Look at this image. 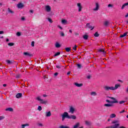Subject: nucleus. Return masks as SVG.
Segmentation results:
<instances>
[{
  "mask_svg": "<svg viewBox=\"0 0 128 128\" xmlns=\"http://www.w3.org/2000/svg\"><path fill=\"white\" fill-rule=\"evenodd\" d=\"M110 98H111V100H113L114 101H110L108 100H106V102L111 103V104H118V101L116 100L114 98V97H108Z\"/></svg>",
  "mask_w": 128,
  "mask_h": 128,
  "instance_id": "1",
  "label": "nucleus"
},
{
  "mask_svg": "<svg viewBox=\"0 0 128 128\" xmlns=\"http://www.w3.org/2000/svg\"><path fill=\"white\" fill-rule=\"evenodd\" d=\"M36 100L40 102V104H46L48 102L44 100H42L40 98V96H38L36 98Z\"/></svg>",
  "mask_w": 128,
  "mask_h": 128,
  "instance_id": "2",
  "label": "nucleus"
},
{
  "mask_svg": "<svg viewBox=\"0 0 128 128\" xmlns=\"http://www.w3.org/2000/svg\"><path fill=\"white\" fill-rule=\"evenodd\" d=\"M70 115L68 112H64L62 115V120L64 122L66 118H68Z\"/></svg>",
  "mask_w": 128,
  "mask_h": 128,
  "instance_id": "3",
  "label": "nucleus"
},
{
  "mask_svg": "<svg viewBox=\"0 0 128 128\" xmlns=\"http://www.w3.org/2000/svg\"><path fill=\"white\" fill-rule=\"evenodd\" d=\"M76 108L72 106H70L69 108L68 112L70 114H74V112H76Z\"/></svg>",
  "mask_w": 128,
  "mask_h": 128,
  "instance_id": "4",
  "label": "nucleus"
},
{
  "mask_svg": "<svg viewBox=\"0 0 128 128\" xmlns=\"http://www.w3.org/2000/svg\"><path fill=\"white\" fill-rule=\"evenodd\" d=\"M104 90H106V92H108V90H114V86H104Z\"/></svg>",
  "mask_w": 128,
  "mask_h": 128,
  "instance_id": "5",
  "label": "nucleus"
},
{
  "mask_svg": "<svg viewBox=\"0 0 128 128\" xmlns=\"http://www.w3.org/2000/svg\"><path fill=\"white\" fill-rule=\"evenodd\" d=\"M95 6L96 8L93 9V10H94V12H96L98 10H100V4H98V2H95Z\"/></svg>",
  "mask_w": 128,
  "mask_h": 128,
  "instance_id": "6",
  "label": "nucleus"
},
{
  "mask_svg": "<svg viewBox=\"0 0 128 128\" xmlns=\"http://www.w3.org/2000/svg\"><path fill=\"white\" fill-rule=\"evenodd\" d=\"M120 126V124H116L114 125H112L111 126H108L106 127V128H118Z\"/></svg>",
  "mask_w": 128,
  "mask_h": 128,
  "instance_id": "7",
  "label": "nucleus"
},
{
  "mask_svg": "<svg viewBox=\"0 0 128 128\" xmlns=\"http://www.w3.org/2000/svg\"><path fill=\"white\" fill-rule=\"evenodd\" d=\"M77 6L78 7V12H82V4L78 3Z\"/></svg>",
  "mask_w": 128,
  "mask_h": 128,
  "instance_id": "8",
  "label": "nucleus"
},
{
  "mask_svg": "<svg viewBox=\"0 0 128 128\" xmlns=\"http://www.w3.org/2000/svg\"><path fill=\"white\" fill-rule=\"evenodd\" d=\"M45 10L46 12H50L52 10V8L50 7V6L47 5L45 6Z\"/></svg>",
  "mask_w": 128,
  "mask_h": 128,
  "instance_id": "9",
  "label": "nucleus"
},
{
  "mask_svg": "<svg viewBox=\"0 0 128 128\" xmlns=\"http://www.w3.org/2000/svg\"><path fill=\"white\" fill-rule=\"evenodd\" d=\"M68 120H76V116L74 115H69Z\"/></svg>",
  "mask_w": 128,
  "mask_h": 128,
  "instance_id": "10",
  "label": "nucleus"
},
{
  "mask_svg": "<svg viewBox=\"0 0 128 128\" xmlns=\"http://www.w3.org/2000/svg\"><path fill=\"white\" fill-rule=\"evenodd\" d=\"M86 28H91V30H92L94 28V26H92L90 25V23H88L86 24Z\"/></svg>",
  "mask_w": 128,
  "mask_h": 128,
  "instance_id": "11",
  "label": "nucleus"
},
{
  "mask_svg": "<svg viewBox=\"0 0 128 128\" xmlns=\"http://www.w3.org/2000/svg\"><path fill=\"white\" fill-rule=\"evenodd\" d=\"M16 98H20L22 96V94L18 93L16 95Z\"/></svg>",
  "mask_w": 128,
  "mask_h": 128,
  "instance_id": "12",
  "label": "nucleus"
},
{
  "mask_svg": "<svg viewBox=\"0 0 128 128\" xmlns=\"http://www.w3.org/2000/svg\"><path fill=\"white\" fill-rule=\"evenodd\" d=\"M120 84H115V86L114 87L113 86L114 90H118V88H120Z\"/></svg>",
  "mask_w": 128,
  "mask_h": 128,
  "instance_id": "13",
  "label": "nucleus"
},
{
  "mask_svg": "<svg viewBox=\"0 0 128 128\" xmlns=\"http://www.w3.org/2000/svg\"><path fill=\"white\" fill-rule=\"evenodd\" d=\"M52 116V112H50V111L48 112H46V118H50Z\"/></svg>",
  "mask_w": 128,
  "mask_h": 128,
  "instance_id": "14",
  "label": "nucleus"
},
{
  "mask_svg": "<svg viewBox=\"0 0 128 128\" xmlns=\"http://www.w3.org/2000/svg\"><path fill=\"white\" fill-rule=\"evenodd\" d=\"M85 124L86 126H92V122L88 120L85 121Z\"/></svg>",
  "mask_w": 128,
  "mask_h": 128,
  "instance_id": "15",
  "label": "nucleus"
},
{
  "mask_svg": "<svg viewBox=\"0 0 128 128\" xmlns=\"http://www.w3.org/2000/svg\"><path fill=\"white\" fill-rule=\"evenodd\" d=\"M74 84L76 86H78V88H80V86H82L84 85L82 84H78V82L74 83Z\"/></svg>",
  "mask_w": 128,
  "mask_h": 128,
  "instance_id": "16",
  "label": "nucleus"
},
{
  "mask_svg": "<svg viewBox=\"0 0 128 128\" xmlns=\"http://www.w3.org/2000/svg\"><path fill=\"white\" fill-rule=\"evenodd\" d=\"M17 6L18 8H24V4L22 3H19L18 4Z\"/></svg>",
  "mask_w": 128,
  "mask_h": 128,
  "instance_id": "17",
  "label": "nucleus"
},
{
  "mask_svg": "<svg viewBox=\"0 0 128 128\" xmlns=\"http://www.w3.org/2000/svg\"><path fill=\"white\" fill-rule=\"evenodd\" d=\"M104 26H108L110 25V22L108 21H105L104 22Z\"/></svg>",
  "mask_w": 128,
  "mask_h": 128,
  "instance_id": "18",
  "label": "nucleus"
},
{
  "mask_svg": "<svg viewBox=\"0 0 128 128\" xmlns=\"http://www.w3.org/2000/svg\"><path fill=\"white\" fill-rule=\"evenodd\" d=\"M6 112H14V108H8L5 110Z\"/></svg>",
  "mask_w": 128,
  "mask_h": 128,
  "instance_id": "19",
  "label": "nucleus"
},
{
  "mask_svg": "<svg viewBox=\"0 0 128 128\" xmlns=\"http://www.w3.org/2000/svg\"><path fill=\"white\" fill-rule=\"evenodd\" d=\"M8 11L9 12V14H14V12L12 11V10H10V8H8Z\"/></svg>",
  "mask_w": 128,
  "mask_h": 128,
  "instance_id": "20",
  "label": "nucleus"
},
{
  "mask_svg": "<svg viewBox=\"0 0 128 128\" xmlns=\"http://www.w3.org/2000/svg\"><path fill=\"white\" fill-rule=\"evenodd\" d=\"M55 46H56V48H58L60 46V43L56 42L55 44Z\"/></svg>",
  "mask_w": 128,
  "mask_h": 128,
  "instance_id": "21",
  "label": "nucleus"
},
{
  "mask_svg": "<svg viewBox=\"0 0 128 128\" xmlns=\"http://www.w3.org/2000/svg\"><path fill=\"white\" fill-rule=\"evenodd\" d=\"M119 122L118 120H115L112 122V124H118Z\"/></svg>",
  "mask_w": 128,
  "mask_h": 128,
  "instance_id": "22",
  "label": "nucleus"
},
{
  "mask_svg": "<svg viewBox=\"0 0 128 128\" xmlns=\"http://www.w3.org/2000/svg\"><path fill=\"white\" fill-rule=\"evenodd\" d=\"M66 22H68V20H66L64 19H62V24H66Z\"/></svg>",
  "mask_w": 128,
  "mask_h": 128,
  "instance_id": "23",
  "label": "nucleus"
},
{
  "mask_svg": "<svg viewBox=\"0 0 128 128\" xmlns=\"http://www.w3.org/2000/svg\"><path fill=\"white\" fill-rule=\"evenodd\" d=\"M6 62L8 64H14V62H12V61H10V60H6Z\"/></svg>",
  "mask_w": 128,
  "mask_h": 128,
  "instance_id": "24",
  "label": "nucleus"
},
{
  "mask_svg": "<svg viewBox=\"0 0 128 128\" xmlns=\"http://www.w3.org/2000/svg\"><path fill=\"white\" fill-rule=\"evenodd\" d=\"M104 106H107L108 108H110V106H112V104H104Z\"/></svg>",
  "mask_w": 128,
  "mask_h": 128,
  "instance_id": "25",
  "label": "nucleus"
},
{
  "mask_svg": "<svg viewBox=\"0 0 128 128\" xmlns=\"http://www.w3.org/2000/svg\"><path fill=\"white\" fill-rule=\"evenodd\" d=\"M116 116L114 114H112L110 115V118H116Z\"/></svg>",
  "mask_w": 128,
  "mask_h": 128,
  "instance_id": "26",
  "label": "nucleus"
},
{
  "mask_svg": "<svg viewBox=\"0 0 128 128\" xmlns=\"http://www.w3.org/2000/svg\"><path fill=\"white\" fill-rule=\"evenodd\" d=\"M24 56H30V53L28 52H24Z\"/></svg>",
  "mask_w": 128,
  "mask_h": 128,
  "instance_id": "27",
  "label": "nucleus"
},
{
  "mask_svg": "<svg viewBox=\"0 0 128 128\" xmlns=\"http://www.w3.org/2000/svg\"><path fill=\"white\" fill-rule=\"evenodd\" d=\"M59 128H70V127L68 126L62 125L59 127Z\"/></svg>",
  "mask_w": 128,
  "mask_h": 128,
  "instance_id": "28",
  "label": "nucleus"
},
{
  "mask_svg": "<svg viewBox=\"0 0 128 128\" xmlns=\"http://www.w3.org/2000/svg\"><path fill=\"white\" fill-rule=\"evenodd\" d=\"M128 32H125L123 34L120 35V38H124V36H126Z\"/></svg>",
  "mask_w": 128,
  "mask_h": 128,
  "instance_id": "29",
  "label": "nucleus"
},
{
  "mask_svg": "<svg viewBox=\"0 0 128 128\" xmlns=\"http://www.w3.org/2000/svg\"><path fill=\"white\" fill-rule=\"evenodd\" d=\"M91 96H96L98 94H96V92H91L90 93Z\"/></svg>",
  "mask_w": 128,
  "mask_h": 128,
  "instance_id": "30",
  "label": "nucleus"
},
{
  "mask_svg": "<svg viewBox=\"0 0 128 128\" xmlns=\"http://www.w3.org/2000/svg\"><path fill=\"white\" fill-rule=\"evenodd\" d=\"M70 50H72V48H65V50H66V52H70Z\"/></svg>",
  "mask_w": 128,
  "mask_h": 128,
  "instance_id": "31",
  "label": "nucleus"
},
{
  "mask_svg": "<svg viewBox=\"0 0 128 128\" xmlns=\"http://www.w3.org/2000/svg\"><path fill=\"white\" fill-rule=\"evenodd\" d=\"M83 38L84 40H88V36L86 34H85L83 36Z\"/></svg>",
  "mask_w": 128,
  "mask_h": 128,
  "instance_id": "32",
  "label": "nucleus"
},
{
  "mask_svg": "<svg viewBox=\"0 0 128 128\" xmlns=\"http://www.w3.org/2000/svg\"><path fill=\"white\" fill-rule=\"evenodd\" d=\"M98 52H103L104 54H106V52H104V49H100L98 50Z\"/></svg>",
  "mask_w": 128,
  "mask_h": 128,
  "instance_id": "33",
  "label": "nucleus"
},
{
  "mask_svg": "<svg viewBox=\"0 0 128 128\" xmlns=\"http://www.w3.org/2000/svg\"><path fill=\"white\" fill-rule=\"evenodd\" d=\"M28 126H30V124H22V127Z\"/></svg>",
  "mask_w": 128,
  "mask_h": 128,
  "instance_id": "34",
  "label": "nucleus"
},
{
  "mask_svg": "<svg viewBox=\"0 0 128 128\" xmlns=\"http://www.w3.org/2000/svg\"><path fill=\"white\" fill-rule=\"evenodd\" d=\"M60 52H57L54 55V56H60Z\"/></svg>",
  "mask_w": 128,
  "mask_h": 128,
  "instance_id": "35",
  "label": "nucleus"
},
{
  "mask_svg": "<svg viewBox=\"0 0 128 128\" xmlns=\"http://www.w3.org/2000/svg\"><path fill=\"white\" fill-rule=\"evenodd\" d=\"M94 36L96 37H98L100 36V34L98 33V32H96L94 34Z\"/></svg>",
  "mask_w": 128,
  "mask_h": 128,
  "instance_id": "36",
  "label": "nucleus"
},
{
  "mask_svg": "<svg viewBox=\"0 0 128 128\" xmlns=\"http://www.w3.org/2000/svg\"><path fill=\"white\" fill-rule=\"evenodd\" d=\"M60 34L61 36H64V33L63 32H60Z\"/></svg>",
  "mask_w": 128,
  "mask_h": 128,
  "instance_id": "37",
  "label": "nucleus"
},
{
  "mask_svg": "<svg viewBox=\"0 0 128 128\" xmlns=\"http://www.w3.org/2000/svg\"><path fill=\"white\" fill-rule=\"evenodd\" d=\"M76 48H78V46L76 45H75L72 48V50H76Z\"/></svg>",
  "mask_w": 128,
  "mask_h": 128,
  "instance_id": "38",
  "label": "nucleus"
},
{
  "mask_svg": "<svg viewBox=\"0 0 128 128\" xmlns=\"http://www.w3.org/2000/svg\"><path fill=\"white\" fill-rule=\"evenodd\" d=\"M14 44L12 43V42L8 44V46H14Z\"/></svg>",
  "mask_w": 128,
  "mask_h": 128,
  "instance_id": "39",
  "label": "nucleus"
},
{
  "mask_svg": "<svg viewBox=\"0 0 128 128\" xmlns=\"http://www.w3.org/2000/svg\"><path fill=\"white\" fill-rule=\"evenodd\" d=\"M126 102V101H124V100H122V101H120V102H119V104H124Z\"/></svg>",
  "mask_w": 128,
  "mask_h": 128,
  "instance_id": "40",
  "label": "nucleus"
},
{
  "mask_svg": "<svg viewBox=\"0 0 128 128\" xmlns=\"http://www.w3.org/2000/svg\"><path fill=\"white\" fill-rule=\"evenodd\" d=\"M38 110H40H40H42V108L41 106H38Z\"/></svg>",
  "mask_w": 128,
  "mask_h": 128,
  "instance_id": "41",
  "label": "nucleus"
},
{
  "mask_svg": "<svg viewBox=\"0 0 128 128\" xmlns=\"http://www.w3.org/2000/svg\"><path fill=\"white\" fill-rule=\"evenodd\" d=\"M16 36H21L20 32H17Z\"/></svg>",
  "mask_w": 128,
  "mask_h": 128,
  "instance_id": "42",
  "label": "nucleus"
},
{
  "mask_svg": "<svg viewBox=\"0 0 128 128\" xmlns=\"http://www.w3.org/2000/svg\"><path fill=\"white\" fill-rule=\"evenodd\" d=\"M126 6V4H123L122 6V10H124V8Z\"/></svg>",
  "mask_w": 128,
  "mask_h": 128,
  "instance_id": "43",
  "label": "nucleus"
},
{
  "mask_svg": "<svg viewBox=\"0 0 128 128\" xmlns=\"http://www.w3.org/2000/svg\"><path fill=\"white\" fill-rule=\"evenodd\" d=\"M108 8H114V5L112 4H108Z\"/></svg>",
  "mask_w": 128,
  "mask_h": 128,
  "instance_id": "44",
  "label": "nucleus"
},
{
  "mask_svg": "<svg viewBox=\"0 0 128 128\" xmlns=\"http://www.w3.org/2000/svg\"><path fill=\"white\" fill-rule=\"evenodd\" d=\"M48 20L50 22V24L52 23V19L50 18H48Z\"/></svg>",
  "mask_w": 128,
  "mask_h": 128,
  "instance_id": "45",
  "label": "nucleus"
},
{
  "mask_svg": "<svg viewBox=\"0 0 128 128\" xmlns=\"http://www.w3.org/2000/svg\"><path fill=\"white\" fill-rule=\"evenodd\" d=\"M77 66L78 68H82V65H80V64H77Z\"/></svg>",
  "mask_w": 128,
  "mask_h": 128,
  "instance_id": "46",
  "label": "nucleus"
},
{
  "mask_svg": "<svg viewBox=\"0 0 128 128\" xmlns=\"http://www.w3.org/2000/svg\"><path fill=\"white\" fill-rule=\"evenodd\" d=\"M4 116H0V120H4Z\"/></svg>",
  "mask_w": 128,
  "mask_h": 128,
  "instance_id": "47",
  "label": "nucleus"
},
{
  "mask_svg": "<svg viewBox=\"0 0 128 128\" xmlns=\"http://www.w3.org/2000/svg\"><path fill=\"white\" fill-rule=\"evenodd\" d=\"M21 20H22L24 22V21L26 20V18L24 16H22L21 18Z\"/></svg>",
  "mask_w": 128,
  "mask_h": 128,
  "instance_id": "48",
  "label": "nucleus"
},
{
  "mask_svg": "<svg viewBox=\"0 0 128 128\" xmlns=\"http://www.w3.org/2000/svg\"><path fill=\"white\" fill-rule=\"evenodd\" d=\"M16 78H20V74H18L16 76Z\"/></svg>",
  "mask_w": 128,
  "mask_h": 128,
  "instance_id": "49",
  "label": "nucleus"
},
{
  "mask_svg": "<svg viewBox=\"0 0 128 128\" xmlns=\"http://www.w3.org/2000/svg\"><path fill=\"white\" fill-rule=\"evenodd\" d=\"M32 46H34V42H32Z\"/></svg>",
  "mask_w": 128,
  "mask_h": 128,
  "instance_id": "50",
  "label": "nucleus"
},
{
  "mask_svg": "<svg viewBox=\"0 0 128 128\" xmlns=\"http://www.w3.org/2000/svg\"><path fill=\"white\" fill-rule=\"evenodd\" d=\"M56 68H60L61 66H58V65H57V66H56Z\"/></svg>",
  "mask_w": 128,
  "mask_h": 128,
  "instance_id": "51",
  "label": "nucleus"
},
{
  "mask_svg": "<svg viewBox=\"0 0 128 128\" xmlns=\"http://www.w3.org/2000/svg\"><path fill=\"white\" fill-rule=\"evenodd\" d=\"M126 112V110H122V111L120 112V114H123V112Z\"/></svg>",
  "mask_w": 128,
  "mask_h": 128,
  "instance_id": "52",
  "label": "nucleus"
},
{
  "mask_svg": "<svg viewBox=\"0 0 128 128\" xmlns=\"http://www.w3.org/2000/svg\"><path fill=\"white\" fill-rule=\"evenodd\" d=\"M58 74V72H55L54 74V76H56Z\"/></svg>",
  "mask_w": 128,
  "mask_h": 128,
  "instance_id": "53",
  "label": "nucleus"
},
{
  "mask_svg": "<svg viewBox=\"0 0 128 128\" xmlns=\"http://www.w3.org/2000/svg\"><path fill=\"white\" fill-rule=\"evenodd\" d=\"M4 33V31H0V34H2Z\"/></svg>",
  "mask_w": 128,
  "mask_h": 128,
  "instance_id": "54",
  "label": "nucleus"
},
{
  "mask_svg": "<svg viewBox=\"0 0 128 128\" xmlns=\"http://www.w3.org/2000/svg\"><path fill=\"white\" fill-rule=\"evenodd\" d=\"M58 28H60V30H62V26H58Z\"/></svg>",
  "mask_w": 128,
  "mask_h": 128,
  "instance_id": "55",
  "label": "nucleus"
},
{
  "mask_svg": "<svg viewBox=\"0 0 128 128\" xmlns=\"http://www.w3.org/2000/svg\"><path fill=\"white\" fill-rule=\"evenodd\" d=\"M43 96H44V98H46V96H47L46 94H44V95H43Z\"/></svg>",
  "mask_w": 128,
  "mask_h": 128,
  "instance_id": "56",
  "label": "nucleus"
},
{
  "mask_svg": "<svg viewBox=\"0 0 128 128\" xmlns=\"http://www.w3.org/2000/svg\"><path fill=\"white\" fill-rule=\"evenodd\" d=\"M119 128H126V127H124V126H121L119 127Z\"/></svg>",
  "mask_w": 128,
  "mask_h": 128,
  "instance_id": "57",
  "label": "nucleus"
},
{
  "mask_svg": "<svg viewBox=\"0 0 128 128\" xmlns=\"http://www.w3.org/2000/svg\"><path fill=\"white\" fill-rule=\"evenodd\" d=\"M126 92H128V86H127V88H126Z\"/></svg>",
  "mask_w": 128,
  "mask_h": 128,
  "instance_id": "58",
  "label": "nucleus"
},
{
  "mask_svg": "<svg viewBox=\"0 0 128 128\" xmlns=\"http://www.w3.org/2000/svg\"><path fill=\"white\" fill-rule=\"evenodd\" d=\"M67 74H68V75L70 74V72H68Z\"/></svg>",
  "mask_w": 128,
  "mask_h": 128,
  "instance_id": "59",
  "label": "nucleus"
},
{
  "mask_svg": "<svg viewBox=\"0 0 128 128\" xmlns=\"http://www.w3.org/2000/svg\"><path fill=\"white\" fill-rule=\"evenodd\" d=\"M69 32H70V34H72V30H69Z\"/></svg>",
  "mask_w": 128,
  "mask_h": 128,
  "instance_id": "60",
  "label": "nucleus"
},
{
  "mask_svg": "<svg viewBox=\"0 0 128 128\" xmlns=\"http://www.w3.org/2000/svg\"><path fill=\"white\" fill-rule=\"evenodd\" d=\"M3 86H4V87L6 86V84H3Z\"/></svg>",
  "mask_w": 128,
  "mask_h": 128,
  "instance_id": "61",
  "label": "nucleus"
},
{
  "mask_svg": "<svg viewBox=\"0 0 128 128\" xmlns=\"http://www.w3.org/2000/svg\"><path fill=\"white\" fill-rule=\"evenodd\" d=\"M6 42H10V40L7 38V39L6 40Z\"/></svg>",
  "mask_w": 128,
  "mask_h": 128,
  "instance_id": "62",
  "label": "nucleus"
},
{
  "mask_svg": "<svg viewBox=\"0 0 128 128\" xmlns=\"http://www.w3.org/2000/svg\"><path fill=\"white\" fill-rule=\"evenodd\" d=\"M78 34H79L78 33H76V34H75V35H76V36H78Z\"/></svg>",
  "mask_w": 128,
  "mask_h": 128,
  "instance_id": "63",
  "label": "nucleus"
},
{
  "mask_svg": "<svg viewBox=\"0 0 128 128\" xmlns=\"http://www.w3.org/2000/svg\"><path fill=\"white\" fill-rule=\"evenodd\" d=\"M125 4H126V6H128V2H126V3H125Z\"/></svg>",
  "mask_w": 128,
  "mask_h": 128,
  "instance_id": "64",
  "label": "nucleus"
}]
</instances>
